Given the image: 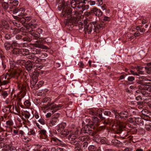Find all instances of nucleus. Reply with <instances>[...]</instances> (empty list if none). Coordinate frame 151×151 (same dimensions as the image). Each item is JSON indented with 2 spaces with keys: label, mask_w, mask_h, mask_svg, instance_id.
Segmentation results:
<instances>
[{
  "label": "nucleus",
  "mask_w": 151,
  "mask_h": 151,
  "mask_svg": "<svg viewBox=\"0 0 151 151\" xmlns=\"http://www.w3.org/2000/svg\"><path fill=\"white\" fill-rule=\"evenodd\" d=\"M36 47L42 48L43 49H47V48L46 46L43 45L42 44V43H38L36 44Z\"/></svg>",
  "instance_id": "473e14b6"
},
{
  "label": "nucleus",
  "mask_w": 151,
  "mask_h": 151,
  "mask_svg": "<svg viewBox=\"0 0 151 151\" xmlns=\"http://www.w3.org/2000/svg\"><path fill=\"white\" fill-rule=\"evenodd\" d=\"M82 143L80 142V144L78 143L76 145V146L75 147V150L76 151H82L83 149L81 148V146Z\"/></svg>",
  "instance_id": "c85d7f7f"
},
{
  "label": "nucleus",
  "mask_w": 151,
  "mask_h": 151,
  "mask_svg": "<svg viewBox=\"0 0 151 151\" xmlns=\"http://www.w3.org/2000/svg\"><path fill=\"white\" fill-rule=\"evenodd\" d=\"M13 7H14L13 6H12V4H11L9 6V12H10V13H13V11L15 9H13V10H12V9L13 8Z\"/></svg>",
  "instance_id": "5fc2aeb1"
},
{
  "label": "nucleus",
  "mask_w": 151,
  "mask_h": 151,
  "mask_svg": "<svg viewBox=\"0 0 151 151\" xmlns=\"http://www.w3.org/2000/svg\"><path fill=\"white\" fill-rule=\"evenodd\" d=\"M93 23H94L93 25L94 26L93 27L94 32H98L99 30L102 28V26L96 22H93Z\"/></svg>",
  "instance_id": "2eb2a0df"
},
{
  "label": "nucleus",
  "mask_w": 151,
  "mask_h": 151,
  "mask_svg": "<svg viewBox=\"0 0 151 151\" xmlns=\"http://www.w3.org/2000/svg\"><path fill=\"white\" fill-rule=\"evenodd\" d=\"M47 106L49 109L51 111L53 114L57 111L59 110L62 106V104H55L54 103V102L48 104Z\"/></svg>",
  "instance_id": "39448f33"
},
{
  "label": "nucleus",
  "mask_w": 151,
  "mask_h": 151,
  "mask_svg": "<svg viewBox=\"0 0 151 151\" xmlns=\"http://www.w3.org/2000/svg\"><path fill=\"white\" fill-rule=\"evenodd\" d=\"M39 122L41 124L43 125L45 124V120L42 119H40L38 120Z\"/></svg>",
  "instance_id": "0e129e2a"
},
{
  "label": "nucleus",
  "mask_w": 151,
  "mask_h": 151,
  "mask_svg": "<svg viewBox=\"0 0 151 151\" xmlns=\"http://www.w3.org/2000/svg\"><path fill=\"white\" fill-rule=\"evenodd\" d=\"M26 62L23 60H19L18 61V63L21 65H24Z\"/></svg>",
  "instance_id": "a18cd8bd"
},
{
  "label": "nucleus",
  "mask_w": 151,
  "mask_h": 151,
  "mask_svg": "<svg viewBox=\"0 0 151 151\" xmlns=\"http://www.w3.org/2000/svg\"><path fill=\"white\" fill-rule=\"evenodd\" d=\"M99 121V119L96 117H94L93 118V121L94 124H96Z\"/></svg>",
  "instance_id": "3c124183"
},
{
  "label": "nucleus",
  "mask_w": 151,
  "mask_h": 151,
  "mask_svg": "<svg viewBox=\"0 0 151 151\" xmlns=\"http://www.w3.org/2000/svg\"><path fill=\"white\" fill-rule=\"evenodd\" d=\"M88 142H84L83 145V146L82 147V149H85L88 146Z\"/></svg>",
  "instance_id": "8fccbe9b"
},
{
  "label": "nucleus",
  "mask_w": 151,
  "mask_h": 151,
  "mask_svg": "<svg viewBox=\"0 0 151 151\" xmlns=\"http://www.w3.org/2000/svg\"><path fill=\"white\" fill-rule=\"evenodd\" d=\"M20 52V55L21 56H25L29 54L28 50L25 49H21V52Z\"/></svg>",
  "instance_id": "412c9836"
},
{
  "label": "nucleus",
  "mask_w": 151,
  "mask_h": 151,
  "mask_svg": "<svg viewBox=\"0 0 151 151\" xmlns=\"http://www.w3.org/2000/svg\"><path fill=\"white\" fill-rule=\"evenodd\" d=\"M104 124L109 125L111 128L118 133H121L123 129L126 127L127 125L126 123L121 122L116 124L114 123V120L111 119H109L107 122L104 121Z\"/></svg>",
  "instance_id": "f257e3e1"
},
{
  "label": "nucleus",
  "mask_w": 151,
  "mask_h": 151,
  "mask_svg": "<svg viewBox=\"0 0 151 151\" xmlns=\"http://www.w3.org/2000/svg\"><path fill=\"white\" fill-rule=\"evenodd\" d=\"M29 133L30 135H35L36 134V132L34 129H29Z\"/></svg>",
  "instance_id": "c03bdc74"
},
{
  "label": "nucleus",
  "mask_w": 151,
  "mask_h": 151,
  "mask_svg": "<svg viewBox=\"0 0 151 151\" xmlns=\"http://www.w3.org/2000/svg\"><path fill=\"white\" fill-rule=\"evenodd\" d=\"M33 53L34 54H37L40 53V51L38 50L35 48L33 50Z\"/></svg>",
  "instance_id": "e2e57ef3"
},
{
  "label": "nucleus",
  "mask_w": 151,
  "mask_h": 151,
  "mask_svg": "<svg viewBox=\"0 0 151 151\" xmlns=\"http://www.w3.org/2000/svg\"><path fill=\"white\" fill-rule=\"evenodd\" d=\"M101 110V111H100V113H102V112L103 111L104 114L106 116H110L111 115V113L110 111H109L108 110H105L101 109H100Z\"/></svg>",
  "instance_id": "2f4dec72"
},
{
  "label": "nucleus",
  "mask_w": 151,
  "mask_h": 151,
  "mask_svg": "<svg viewBox=\"0 0 151 151\" xmlns=\"http://www.w3.org/2000/svg\"><path fill=\"white\" fill-rule=\"evenodd\" d=\"M90 12L93 13L96 16L98 17L101 16L103 14L101 10L96 7L92 8Z\"/></svg>",
  "instance_id": "6e6552de"
},
{
  "label": "nucleus",
  "mask_w": 151,
  "mask_h": 151,
  "mask_svg": "<svg viewBox=\"0 0 151 151\" xmlns=\"http://www.w3.org/2000/svg\"><path fill=\"white\" fill-rule=\"evenodd\" d=\"M22 115L23 116H24L26 119H27L26 120V122L29 123L30 122V121L28 119H29L31 116L30 113L27 111H25L22 112Z\"/></svg>",
  "instance_id": "a211bd4d"
},
{
  "label": "nucleus",
  "mask_w": 151,
  "mask_h": 151,
  "mask_svg": "<svg viewBox=\"0 0 151 151\" xmlns=\"http://www.w3.org/2000/svg\"><path fill=\"white\" fill-rule=\"evenodd\" d=\"M12 109L13 110V111L14 112H19V111L17 110V109L16 107L14 106V105H13V106H12Z\"/></svg>",
  "instance_id": "774afa93"
},
{
  "label": "nucleus",
  "mask_w": 151,
  "mask_h": 151,
  "mask_svg": "<svg viewBox=\"0 0 151 151\" xmlns=\"http://www.w3.org/2000/svg\"><path fill=\"white\" fill-rule=\"evenodd\" d=\"M141 93L142 95L145 96H148L149 95L148 93L145 91H141Z\"/></svg>",
  "instance_id": "338daca9"
},
{
  "label": "nucleus",
  "mask_w": 151,
  "mask_h": 151,
  "mask_svg": "<svg viewBox=\"0 0 151 151\" xmlns=\"http://www.w3.org/2000/svg\"><path fill=\"white\" fill-rule=\"evenodd\" d=\"M145 128L146 129L149 131H151V123L147 122L145 124Z\"/></svg>",
  "instance_id": "72a5a7b5"
},
{
  "label": "nucleus",
  "mask_w": 151,
  "mask_h": 151,
  "mask_svg": "<svg viewBox=\"0 0 151 151\" xmlns=\"http://www.w3.org/2000/svg\"><path fill=\"white\" fill-rule=\"evenodd\" d=\"M8 26V24L6 22L3 21L1 23H0V30H1L4 27L7 29L8 27H9Z\"/></svg>",
  "instance_id": "4be33fe9"
},
{
  "label": "nucleus",
  "mask_w": 151,
  "mask_h": 151,
  "mask_svg": "<svg viewBox=\"0 0 151 151\" xmlns=\"http://www.w3.org/2000/svg\"><path fill=\"white\" fill-rule=\"evenodd\" d=\"M38 133L41 135L45 136L47 132L46 130L44 129H41L38 131Z\"/></svg>",
  "instance_id": "e433bc0d"
},
{
  "label": "nucleus",
  "mask_w": 151,
  "mask_h": 151,
  "mask_svg": "<svg viewBox=\"0 0 151 151\" xmlns=\"http://www.w3.org/2000/svg\"><path fill=\"white\" fill-rule=\"evenodd\" d=\"M78 131L77 132L78 135H79L82 133H87L89 134H92V129L89 125H86L85 126L84 128L82 129L79 128L78 129Z\"/></svg>",
  "instance_id": "20e7f679"
},
{
  "label": "nucleus",
  "mask_w": 151,
  "mask_h": 151,
  "mask_svg": "<svg viewBox=\"0 0 151 151\" xmlns=\"http://www.w3.org/2000/svg\"><path fill=\"white\" fill-rule=\"evenodd\" d=\"M128 80L129 81H132L134 80V78L132 76H129L128 78Z\"/></svg>",
  "instance_id": "bf43d9fd"
},
{
  "label": "nucleus",
  "mask_w": 151,
  "mask_h": 151,
  "mask_svg": "<svg viewBox=\"0 0 151 151\" xmlns=\"http://www.w3.org/2000/svg\"><path fill=\"white\" fill-rule=\"evenodd\" d=\"M24 104L27 108H28L30 106L31 104L29 100H26L24 102Z\"/></svg>",
  "instance_id": "a19ab883"
},
{
  "label": "nucleus",
  "mask_w": 151,
  "mask_h": 151,
  "mask_svg": "<svg viewBox=\"0 0 151 151\" xmlns=\"http://www.w3.org/2000/svg\"><path fill=\"white\" fill-rule=\"evenodd\" d=\"M102 19L105 21H109L111 19V17L106 16L105 15H103L102 17Z\"/></svg>",
  "instance_id": "79ce46f5"
},
{
  "label": "nucleus",
  "mask_w": 151,
  "mask_h": 151,
  "mask_svg": "<svg viewBox=\"0 0 151 151\" xmlns=\"http://www.w3.org/2000/svg\"><path fill=\"white\" fill-rule=\"evenodd\" d=\"M27 58L31 60L30 61L31 62L33 63H38L41 61L40 59L36 57L34 55H29Z\"/></svg>",
  "instance_id": "9d476101"
},
{
  "label": "nucleus",
  "mask_w": 151,
  "mask_h": 151,
  "mask_svg": "<svg viewBox=\"0 0 151 151\" xmlns=\"http://www.w3.org/2000/svg\"><path fill=\"white\" fill-rule=\"evenodd\" d=\"M96 4L98 5V6H99L102 5V0H97V1Z\"/></svg>",
  "instance_id": "69168bd1"
},
{
  "label": "nucleus",
  "mask_w": 151,
  "mask_h": 151,
  "mask_svg": "<svg viewBox=\"0 0 151 151\" xmlns=\"http://www.w3.org/2000/svg\"><path fill=\"white\" fill-rule=\"evenodd\" d=\"M12 37V35L9 34H6L5 35V38L6 40L9 39Z\"/></svg>",
  "instance_id": "13d9d810"
},
{
  "label": "nucleus",
  "mask_w": 151,
  "mask_h": 151,
  "mask_svg": "<svg viewBox=\"0 0 151 151\" xmlns=\"http://www.w3.org/2000/svg\"><path fill=\"white\" fill-rule=\"evenodd\" d=\"M58 121L59 119H56L52 117L50 120L49 123V126L52 127L53 126L56 125L57 123L58 122Z\"/></svg>",
  "instance_id": "f3484780"
},
{
  "label": "nucleus",
  "mask_w": 151,
  "mask_h": 151,
  "mask_svg": "<svg viewBox=\"0 0 151 151\" xmlns=\"http://www.w3.org/2000/svg\"><path fill=\"white\" fill-rule=\"evenodd\" d=\"M8 93L6 91H2L1 92V95L4 99H5L8 96Z\"/></svg>",
  "instance_id": "ea45409f"
},
{
  "label": "nucleus",
  "mask_w": 151,
  "mask_h": 151,
  "mask_svg": "<svg viewBox=\"0 0 151 151\" xmlns=\"http://www.w3.org/2000/svg\"><path fill=\"white\" fill-rule=\"evenodd\" d=\"M33 146L35 147L34 151H35L36 150H39V149L41 147L42 145L40 144H35Z\"/></svg>",
  "instance_id": "4c0bfd02"
},
{
  "label": "nucleus",
  "mask_w": 151,
  "mask_h": 151,
  "mask_svg": "<svg viewBox=\"0 0 151 151\" xmlns=\"http://www.w3.org/2000/svg\"><path fill=\"white\" fill-rule=\"evenodd\" d=\"M14 123L13 121L11 120H9L6 122V125L5 126L6 128H11V127L13 125Z\"/></svg>",
  "instance_id": "5701e85b"
},
{
  "label": "nucleus",
  "mask_w": 151,
  "mask_h": 151,
  "mask_svg": "<svg viewBox=\"0 0 151 151\" xmlns=\"http://www.w3.org/2000/svg\"><path fill=\"white\" fill-rule=\"evenodd\" d=\"M89 138L86 136H81L79 137V141L81 142H87Z\"/></svg>",
  "instance_id": "a878e982"
},
{
  "label": "nucleus",
  "mask_w": 151,
  "mask_h": 151,
  "mask_svg": "<svg viewBox=\"0 0 151 151\" xmlns=\"http://www.w3.org/2000/svg\"><path fill=\"white\" fill-rule=\"evenodd\" d=\"M20 21L22 24L26 23L25 17L24 16L21 18Z\"/></svg>",
  "instance_id": "680f3d73"
},
{
  "label": "nucleus",
  "mask_w": 151,
  "mask_h": 151,
  "mask_svg": "<svg viewBox=\"0 0 151 151\" xmlns=\"http://www.w3.org/2000/svg\"><path fill=\"white\" fill-rule=\"evenodd\" d=\"M21 52V49H19L18 48H14L13 50V53L15 55H20V52Z\"/></svg>",
  "instance_id": "c756f323"
},
{
  "label": "nucleus",
  "mask_w": 151,
  "mask_h": 151,
  "mask_svg": "<svg viewBox=\"0 0 151 151\" xmlns=\"http://www.w3.org/2000/svg\"><path fill=\"white\" fill-rule=\"evenodd\" d=\"M140 83L141 85L138 86L139 89L145 90L147 91L151 92V86L148 85L147 84H143V83L140 82Z\"/></svg>",
  "instance_id": "1a4fd4ad"
},
{
  "label": "nucleus",
  "mask_w": 151,
  "mask_h": 151,
  "mask_svg": "<svg viewBox=\"0 0 151 151\" xmlns=\"http://www.w3.org/2000/svg\"><path fill=\"white\" fill-rule=\"evenodd\" d=\"M65 127V124L64 123H62L59 125L58 129H63Z\"/></svg>",
  "instance_id": "37998d69"
},
{
  "label": "nucleus",
  "mask_w": 151,
  "mask_h": 151,
  "mask_svg": "<svg viewBox=\"0 0 151 151\" xmlns=\"http://www.w3.org/2000/svg\"><path fill=\"white\" fill-rule=\"evenodd\" d=\"M94 23H91L88 24V25L86 27V29L87 32L88 33H90L93 30V27H94V26L93 25Z\"/></svg>",
  "instance_id": "aec40b11"
},
{
  "label": "nucleus",
  "mask_w": 151,
  "mask_h": 151,
  "mask_svg": "<svg viewBox=\"0 0 151 151\" xmlns=\"http://www.w3.org/2000/svg\"><path fill=\"white\" fill-rule=\"evenodd\" d=\"M51 142L52 144L53 145H59L61 144H62L63 143L61 141L54 137H52L51 139Z\"/></svg>",
  "instance_id": "9b49d317"
},
{
  "label": "nucleus",
  "mask_w": 151,
  "mask_h": 151,
  "mask_svg": "<svg viewBox=\"0 0 151 151\" xmlns=\"http://www.w3.org/2000/svg\"><path fill=\"white\" fill-rule=\"evenodd\" d=\"M18 86L19 89L21 90V91H23L25 89L26 85L25 84L20 83L18 84Z\"/></svg>",
  "instance_id": "bb28decb"
},
{
  "label": "nucleus",
  "mask_w": 151,
  "mask_h": 151,
  "mask_svg": "<svg viewBox=\"0 0 151 151\" xmlns=\"http://www.w3.org/2000/svg\"><path fill=\"white\" fill-rule=\"evenodd\" d=\"M4 46L5 49L7 50H9L11 47V44L9 42H6L4 44Z\"/></svg>",
  "instance_id": "7c9ffc66"
},
{
  "label": "nucleus",
  "mask_w": 151,
  "mask_h": 151,
  "mask_svg": "<svg viewBox=\"0 0 151 151\" xmlns=\"http://www.w3.org/2000/svg\"><path fill=\"white\" fill-rule=\"evenodd\" d=\"M60 114L59 113H55L52 116V117L56 119H58V118L60 116Z\"/></svg>",
  "instance_id": "de8ad7c7"
},
{
  "label": "nucleus",
  "mask_w": 151,
  "mask_h": 151,
  "mask_svg": "<svg viewBox=\"0 0 151 151\" xmlns=\"http://www.w3.org/2000/svg\"><path fill=\"white\" fill-rule=\"evenodd\" d=\"M51 99L49 97H46L44 99L42 100V102L43 103H46L47 101H50Z\"/></svg>",
  "instance_id": "603ef678"
},
{
  "label": "nucleus",
  "mask_w": 151,
  "mask_h": 151,
  "mask_svg": "<svg viewBox=\"0 0 151 151\" xmlns=\"http://www.w3.org/2000/svg\"><path fill=\"white\" fill-rule=\"evenodd\" d=\"M18 3H19L18 1L13 0L12 1V3H10V4H12V6H16L18 5Z\"/></svg>",
  "instance_id": "49530a36"
},
{
  "label": "nucleus",
  "mask_w": 151,
  "mask_h": 151,
  "mask_svg": "<svg viewBox=\"0 0 151 151\" xmlns=\"http://www.w3.org/2000/svg\"><path fill=\"white\" fill-rule=\"evenodd\" d=\"M29 25V28L28 29H29L28 31L29 32V31L32 29H33L37 27V25L35 24H32L31 23H29L28 24Z\"/></svg>",
  "instance_id": "cd10ccee"
},
{
  "label": "nucleus",
  "mask_w": 151,
  "mask_h": 151,
  "mask_svg": "<svg viewBox=\"0 0 151 151\" xmlns=\"http://www.w3.org/2000/svg\"><path fill=\"white\" fill-rule=\"evenodd\" d=\"M71 10L68 9H63L61 16L62 17H65L66 20L65 24L66 25H71L73 23L76 22V17L71 16Z\"/></svg>",
  "instance_id": "f03ea898"
},
{
  "label": "nucleus",
  "mask_w": 151,
  "mask_h": 151,
  "mask_svg": "<svg viewBox=\"0 0 151 151\" xmlns=\"http://www.w3.org/2000/svg\"><path fill=\"white\" fill-rule=\"evenodd\" d=\"M24 9L22 8H20L19 9H15L13 11V13L14 14H17V15L20 16L24 14Z\"/></svg>",
  "instance_id": "4468645a"
},
{
  "label": "nucleus",
  "mask_w": 151,
  "mask_h": 151,
  "mask_svg": "<svg viewBox=\"0 0 151 151\" xmlns=\"http://www.w3.org/2000/svg\"><path fill=\"white\" fill-rule=\"evenodd\" d=\"M135 121L136 123L140 126H143L144 124L143 120L140 117H135Z\"/></svg>",
  "instance_id": "6ab92c4d"
},
{
  "label": "nucleus",
  "mask_w": 151,
  "mask_h": 151,
  "mask_svg": "<svg viewBox=\"0 0 151 151\" xmlns=\"http://www.w3.org/2000/svg\"><path fill=\"white\" fill-rule=\"evenodd\" d=\"M57 131L59 132V135L61 137H65L68 134L69 132L67 130L58 129Z\"/></svg>",
  "instance_id": "f8f14e48"
},
{
  "label": "nucleus",
  "mask_w": 151,
  "mask_h": 151,
  "mask_svg": "<svg viewBox=\"0 0 151 151\" xmlns=\"http://www.w3.org/2000/svg\"><path fill=\"white\" fill-rule=\"evenodd\" d=\"M100 111H101V110L100 109H98L97 111L96 110V109L95 110L93 109L90 111L89 113L90 114L92 115H96L99 114V116H101L102 113H100Z\"/></svg>",
  "instance_id": "dca6fc26"
},
{
  "label": "nucleus",
  "mask_w": 151,
  "mask_h": 151,
  "mask_svg": "<svg viewBox=\"0 0 151 151\" xmlns=\"http://www.w3.org/2000/svg\"><path fill=\"white\" fill-rule=\"evenodd\" d=\"M140 79L142 80L143 81H151V77L149 76H142L140 77L139 78Z\"/></svg>",
  "instance_id": "b1692460"
},
{
  "label": "nucleus",
  "mask_w": 151,
  "mask_h": 151,
  "mask_svg": "<svg viewBox=\"0 0 151 151\" xmlns=\"http://www.w3.org/2000/svg\"><path fill=\"white\" fill-rule=\"evenodd\" d=\"M112 143L114 145H116V144L119 143L120 141L116 139L112 140L111 141Z\"/></svg>",
  "instance_id": "09e8293b"
},
{
  "label": "nucleus",
  "mask_w": 151,
  "mask_h": 151,
  "mask_svg": "<svg viewBox=\"0 0 151 151\" xmlns=\"http://www.w3.org/2000/svg\"><path fill=\"white\" fill-rule=\"evenodd\" d=\"M20 47L19 44L15 42H13L11 44V47L12 48H18Z\"/></svg>",
  "instance_id": "f704fd0d"
},
{
  "label": "nucleus",
  "mask_w": 151,
  "mask_h": 151,
  "mask_svg": "<svg viewBox=\"0 0 151 151\" xmlns=\"http://www.w3.org/2000/svg\"><path fill=\"white\" fill-rule=\"evenodd\" d=\"M78 131V130L77 129L75 134L73 132H70L68 137V139L70 141V142L71 144L74 145H77L78 143L80 144V141H79L78 139L76 138L77 136L78 135L77 134V132Z\"/></svg>",
  "instance_id": "7ed1b4c3"
},
{
  "label": "nucleus",
  "mask_w": 151,
  "mask_h": 151,
  "mask_svg": "<svg viewBox=\"0 0 151 151\" xmlns=\"http://www.w3.org/2000/svg\"><path fill=\"white\" fill-rule=\"evenodd\" d=\"M9 3L7 2H4L2 4V6L3 7L4 9L6 10L9 8Z\"/></svg>",
  "instance_id": "c9c22d12"
},
{
  "label": "nucleus",
  "mask_w": 151,
  "mask_h": 151,
  "mask_svg": "<svg viewBox=\"0 0 151 151\" xmlns=\"http://www.w3.org/2000/svg\"><path fill=\"white\" fill-rule=\"evenodd\" d=\"M131 74L135 76H138L139 74L138 73V72H135V71L131 70L130 71Z\"/></svg>",
  "instance_id": "864d4df0"
},
{
  "label": "nucleus",
  "mask_w": 151,
  "mask_h": 151,
  "mask_svg": "<svg viewBox=\"0 0 151 151\" xmlns=\"http://www.w3.org/2000/svg\"><path fill=\"white\" fill-rule=\"evenodd\" d=\"M96 150V147L94 145H91L88 147V150L89 151H95Z\"/></svg>",
  "instance_id": "58836bf2"
},
{
  "label": "nucleus",
  "mask_w": 151,
  "mask_h": 151,
  "mask_svg": "<svg viewBox=\"0 0 151 151\" xmlns=\"http://www.w3.org/2000/svg\"><path fill=\"white\" fill-rule=\"evenodd\" d=\"M115 118L119 120L120 119H125L128 116V113L126 111H122L119 113H115Z\"/></svg>",
  "instance_id": "0eeeda50"
},
{
  "label": "nucleus",
  "mask_w": 151,
  "mask_h": 151,
  "mask_svg": "<svg viewBox=\"0 0 151 151\" xmlns=\"http://www.w3.org/2000/svg\"><path fill=\"white\" fill-rule=\"evenodd\" d=\"M25 66L28 71L31 70L33 68L32 64L30 60H28L26 62Z\"/></svg>",
  "instance_id": "ddd939ff"
},
{
  "label": "nucleus",
  "mask_w": 151,
  "mask_h": 151,
  "mask_svg": "<svg viewBox=\"0 0 151 151\" xmlns=\"http://www.w3.org/2000/svg\"><path fill=\"white\" fill-rule=\"evenodd\" d=\"M42 40V39L41 38ZM50 38L48 37L47 38H43V41H45L46 42H50L51 41L50 40Z\"/></svg>",
  "instance_id": "6e6d98bb"
},
{
  "label": "nucleus",
  "mask_w": 151,
  "mask_h": 151,
  "mask_svg": "<svg viewBox=\"0 0 151 151\" xmlns=\"http://www.w3.org/2000/svg\"><path fill=\"white\" fill-rule=\"evenodd\" d=\"M33 68L34 69H37L38 70H39L41 69L42 67L41 65H35L34 66Z\"/></svg>",
  "instance_id": "4d7b16f0"
},
{
  "label": "nucleus",
  "mask_w": 151,
  "mask_h": 151,
  "mask_svg": "<svg viewBox=\"0 0 151 151\" xmlns=\"http://www.w3.org/2000/svg\"><path fill=\"white\" fill-rule=\"evenodd\" d=\"M144 68L145 69V67L144 68L140 66H137L138 69L137 70V71L139 74H145V73H146L145 71V72L141 70H142Z\"/></svg>",
  "instance_id": "393cba45"
},
{
  "label": "nucleus",
  "mask_w": 151,
  "mask_h": 151,
  "mask_svg": "<svg viewBox=\"0 0 151 151\" xmlns=\"http://www.w3.org/2000/svg\"><path fill=\"white\" fill-rule=\"evenodd\" d=\"M44 81H39L38 83L37 84V85L38 86V87H40L44 84Z\"/></svg>",
  "instance_id": "052dcab7"
},
{
  "label": "nucleus",
  "mask_w": 151,
  "mask_h": 151,
  "mask_svg": "<svg viewBox=\"0 0 151 151\" xmlns=\"http://www.w3.org/2000/svg\"><path fill=\"white\" fill-rule=\"evenodd\" d=\"M42 30L40 28L37 29L36 31L33 30L32 31V30H31L29 31V32H31L30 34L35 37V39L37 40L39 38L41 39V38L40 37V34L42 33Z\"/></svg>",
  "instance_id": "423d86ee"
}]
</instances>
